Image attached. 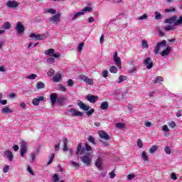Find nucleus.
<instances>
[{"mask_svg":"<svg viewBox=\"0 0 182 182\" xmlns=\"http://www.w3.org/2000/svg\"><path fill=\"white\" fill-rule=\"evenodd\" d=\"M83 153H85V149H82V144H79L77 147L75 155L79 156V154H83Z\"/></svg>","mask_w":182,"mask_h":182,"instance_id":"18","label":"nucleus"},{"mask_svg":"<svg viewBox=\"0 0 182 182\" xmlns=\"http://www.w3.org/2000/svg\"><path fill=\"white\" fill-rule=\"evenodd\" d=\"M176 26L173 25H168L166 27H164V31L166 32H168V31H174L176 29Z\"/></svg>","mask_w":182,"mask_h":182,"instance_id":"25","label":"nucleus"},{"mask_svg":"<svg viewBox=\"0 0 182 182\" xmlns=\"http://www.w3.org/2000/svg\"><path fill=\"white\" fill-rule=\"evenodd\" d=\"M144 19H147V14H146L139 17V21H143Z\"/></svg>","mask_w":182,"mask_h":182,"instance_id":"52","label":"nucleus"},{"mask_svg":"<svg viewBox=\"0 0 182 182\" xmlns=\"http://www.w3.org/2000/svg\"><path fill=\"white\" fill-rule=\"evenodd\" d=\"M178 25H182V16H179L178 19L175 22V26H178Z\"/></svg>","mask_w":182,"mask_h":182,"instance_id":"36","label":"nucleus"},{"mask_svg":"<svg viewBox=\"0 0 182 182\" xmlns=\"http://www.w3.org/2000/svg\"><path fill=\"white\" fill-rule=\"evenodd\" d=\"M16 31L18 35H22L25 32V26L22 24V22L18 21L16 26Z\"/></svg>","mask_w":182,"mask_h":182,"instance_id":"5","label":"nucleus"},{"mask_svg":"<svg viewBox=\"0 0 182 182\" xmlns=\"http://www.w3.org/2000/svg\"><path fill=\"white\" fill-rule=\"evenodd\" d=\"M176 21H177V16H173L168 19H165V23H168L169 25L174 23L173 26H176Z\"/></svg>","mask_w":182,"mask_h":182,"instance_id":"13","label":"nucleus"},{"mask_svg":"<svg viewBox=\"0 0 182 182\" xmlns=\"http://www.w3.org/2000/svg\"><path fill=\"white\" fill-rule=\"evenodd\" d=\"M115 126L117 129H125L126 128V124H124V123H122V122L117 123L115 124Z\"/></svg>","mask_w":182,"mask_h":182,"instance_id":"31","label":"nucleus"},{"mask_svg":"<svg viewBox=\"0 0 182 182\" xmlns=\"http://www.w3.org/2000/svg\"><path fill=\"white\" fill-rule=\"evenodd\" d=\"M44 53H45V55H50L51 53H55V49L50 48L48 50H46Z\"/></svg>","mask_w":182,"mask_h":182,"instance_id":"33","label":"nucleus"},{"mask_svg":"<svg viewBox=\"0 0 182 182\" xmlns=\"http://www.w3.org/2000/svg\"><path fill=\"white\" fill-rule=\"evenodd\" d=\"M3 28L6 30L11 29V23H9V21H6L4 23Z\"/></svg>","mask_w":182,"mask_h":182,"instance_id":"35","label":"nucleus"},{"mask_svg":"<svg viewBox=\"0 0 182 182\" xmlns=\"http://www.w3.org/2000/svg\"><path fill=\"white\" fill-rule=\"evenodd\" d=\"M38 77V75L36 74H31L27 77V79H30L31 80H33L34 79H36Z\"/></svg>","mask_w":182,"mask_h":182,"instance_id":"40","label":"nucleus"},{"mask_svg":"<svg viewBox=\"0 0 182 182\" xmlns=\"http://www.w3.org/2000/svg\"><path fill=\"white\" fill-rule=\"evenodd\" d=\"M4 173H8L9 171V166L6 165L3 168Z\"/></svg>","mask_w":182,"mask_h":182,"instance_id":"60","label":"nucleus"},{"mask_svg":"<svg viewBox=\"0 0 182 182\" xmlns=\"http://www.w3.org/2000/svg\"><path fill=\"white\" fill-rule=\"evenodd\" d=\"M50 102L53 106V105L56 103V100H58V95L56 93H53L50 95Z\"/></svg>","mask_w":182,"mask_h":182,"instance_id":"19","label":"nucleus"},{"mask_svg":"<svg viewBox=\"0 0 182 182\" xmlns=\"http://www.w3.org/2000/svg\"><path fill=\"white\" fill-rule=\"evenodd\" d=\"M98 134L101 139H103V140H110V136L105 131H99Z\"/></svg>","mask_w":182,"mask_h":182,"instance_id":"10","label":"nucleus"},{"mask_svg":"<svg viewBox=\"0 0 182 182\" xmlns=\"http://www.w3.org/2000/svg\"><path fill=\"white\" fill-rule=\"evenodd\" d=\"M90 154H87L81 157V160L82 162H84L86 166H90V163H92V159L89 156Z\"/></svg>","mask_w":182,"mask_h":182,"instance_id":"7","label":"nucleus"},{"mask_svg":"<svg viewBox=\"0 0 182 182\" xmlns=\"http://www.w3.org/2000/svg\"><path fill=\"white\" fill-rule=\"evenodd\" d=\"M53 58H55V59H59V58H60V53H55L53 55Z\"/></svg>","mask_w":182,"mask_h":182,"instance_id":"61","label":"nucleus"},{"mask_svg":"<svg viewBox=\"0 0 182 182\" xmlns=\"http://www.w3.org/2000/svg\"><path fill=\"white\" fill-rule=\"evenodd\" d=\"M164 151L166 153V154H171V149H170L168 146H166L164 148Z\"/></svg>","mask_w":182,"mask_h":182,"instance_id":"44","label":"nucleus"},{"mask_svg":"<svg viewBox=\"0 0 182 182\" xmlns=\"http://www.w3.org/2000/svg\"><path fill=\"white\" fill-rule=\"evenodd\" d=\"M43 100H45V97L43 96H39L33 99L32 104L33 106H39L41 102H43Z\"/></svg>","mask_w":182,"mask_h":182,"instance_id":"9","label":"nucleus"},{"mask_svg":"<svg viewBox=\"0 0 182 182\" xmlns=\"http://www.w3.org/2000/svg\"><path fill=\"white\" fill-rule=\"evenodd\" d=\"M20 151L21 157H24L25 154H26L28 151V143H26L25 141H22L21 143Z\"/></svg>","mask_w":182,"mask_h":182,"instance_id":"2","label":"nucleus"},{"mask_svg":"<svg viewBox=\"0 0 182 182\" xmlns=\"http://www.w3.org/2000/svg\"><path fill=\"white\" fill-rule=\"evenodd\" d=\"M70 164H72V166H73V167H75V168H79L80 167V165H79V164H77L73 161H70Z\"/></svg>","mask_w":182,"mask_h":182,"instance_id":"43","label":"nucleus"},{"mask_svg":"<svg viewBox=\"0 0 182 182\" xmlns=\"http://www.w3.org/2000/svg\"><path fill=\"white\" fill-rule=\"evenodd\" d=\"M165 12L168 13V12H176V9L172 8V9H166Z\"/></svg>","mask_w":182,"mask_h":182,"instance_id":"56","label":"nucleus"},{"mask_svg":"<svg viewBox=\"0 0 182 182\" xmlns=\"http://www.w3.org/2000/svg\"><path fill=\"white\" fill-rule=\"evenodd\" d=\"M142 48L144 49H147V48H149V43H147V41H142Z\"/></svg>","mask_w":182,"mask_h":182,"instance_id":"45","label":"nucleus"},{"mask_svg":"<svg viewBox=\"0 0 182 182\" xmlns=\"http://www.w3.org/2000/svg\"><path fill=\"white\" fill-rule=\"evenodd\" d=\"M144 65L146 66V69H151V68H153V60H151V58L147 57L144 60Z\"/></svg>","mask_w":182,"mask_h":182,"instance_id":"8","label":"nucleus"},{"mask_svg":"<svg viewBox=\"0 0 182 182\" xmlns=\"http://www.w3.org/2000/svg\"><path fill=\"white\" fill-rule=\"evenodd\" d=\"M114 62L116 63L118 68L122 66V60H120V58L117 56V52H115L114 54Z\"/></svg>","mask_w":182,"mask_h":182,"instance_id":"14","label":"nucleus"},{"mask_svg":"<svg viewBox=\"0 0 182 182\" xmlns=\"http://www.w3.org/2000/svg\"><path fill=\"white\" fill-rule=\"evenodd\" d=\"M48 76H53L55 75V70L53 69H50L47 73Z\"/></svg>","mask_w":182,"mask_h":182,"instance_id":"47","label":"nucleus"},{"mask_svg":"<svg viewBox=\"0 0 182 182\" xmlns=\"http://www.w3.org/2000/svg\"><path fill=\"white\" fill-rule=\"evenodd\" d=\"M47 62L48 63H55V58L50 57V58H48V60H47Z\"/></svg>","mask_w":182,"mask_h":182,"instance_id":"58","label":"nucleus"},{"mask_svg":"<svg viewBox=\"0 0 182 182\" xmlns=\"http://www.w3.org/2000/svg\"><path fill=\"white\" fill-rule=\"evenodd\" d=\"M141 157H142L144 161H149V156H147V154L146 153V151L142 152Z\"/></svg>","mask_w":182,"mask_h":182,"instance_id":"34","label":"nucleus"},{"mask_svg":"<svg viewBox=\"0 0 182 182\" xmlns=\"http://www.w3.org/2000/svg\"><path fill=\"white\" fill-rule=\"evenodd\" d=\"M59 86V89L60 90H61V92H66V87L63 86V85L60 84L58 85Z\"/></svg>","mask_w":182,"mask_h":182,"instance_id":"50","label":"nucleus"},{"mask_svg":"<svg viewBox=\"0 0 182 182\" xmlns=\"http://www.w3.org/2000/svg\"><path fill=\"white\" fill-rule=\"evenodd\" d=\"M27 170L28 173L31 174V176H35V173L33 172V171H32V168H31V166H28Z\"/></svg>","mask_w":182,"mask_h":182,"instance_id":"59","label":"nucleus"},{"mask_svg":"<svg viewBox=\"0 0 182 182\" xmlns=\"http://www.w3.org/2000/svg\"><path fill=\"white\" fill-rule=\"evenodd\" d=\"M124 80H127V76L120 75L118 78V83H122V82H124Z\"/></svg>","mask_w":182,"mask_h":182,"instance_id":"30","label":"nucleus"},{"mask_svg":"<svg viewBox=\"0 0 182 182\" xmlns=\"http://www.w3.org/2000/svg\"><path fill=\"white\" fill-rule=\"evenodd\" d=\"M108 75H109V73L107 72V70H103L102 73V77L106 78V77H107Z\"/></svg>","mask_w":182,"mask_h":182,"instance_id":"51","label":"nucleus"},{"mask_svg":"<svg viewBox=\"0 0 182 182\" xmlns=\"http://www.w3.org/2000/svg\"><path fill=\"white\" fill-rule=\"evenodd\" d=\"M93 22H95V17L90 16V17L88 18V23H93Z\"/></svg>","mask_w":182,"mask_h":182,"instance_id":"62","label":"nucleus"},{"mask_svg":"<svg viewBox=\"0 0 182 182\" xmlns=\"http://www.w3.org/2000/svg\"><path fill=\"white\" fill-rule=\"evenodd\" d=\"M77 106H79L81 110L87 112L86 114H93V113H95L94 109H90V106L83 103L81 100L77 101Z\"/></svg>","mask_w":182,"mask_h":182,"instance_id":"1","label":"nucleus"},{"mask_svg":"<svg viewBox=\"0 0 182 182\" xmlns=\"http://www.w3.org/2000/svg\"><path fill=\"white\" fill-rule=\"evenodd\" d=\"M80 80H81V82H85V83H87V85H90V86H93V79H90L89 77H87V76L85 75H81L79 77Z\"/></svg>","mask_w":182,"mask_h":182,"instance_id":"4","label":"nucleus"},{"mask_svg":"<svg viewBox=\"0 0 182 182\" xmlns=\"http://www.w3.org/2000/svg\"><path fill=\"white\" fill-rule=\"evenodd\" d=\"M100 109H102V110H107V109H109V102L107 101L102 102Z\"/></svg>","mask_w":182,"mask_h":182,"instance_id":"22","label":"nucleus"},{"mask_svg":"<svg viewBox=\"0 0 182 182\" xmlns=\"http://www.w3.org/2000/svg\"><path fill=\"white\" fill-rule=\"evenodd\" d=\"M161 18H162V16L160 13H159L157 11L155 12V19L159 21V20L161 19Z\"/></svg>","mask_w":182,"mask_h":182,"instance_id":"42","label":"nucleus"},{"mask_svg":"<svg viewBox=\"0 0 182 182\" xmlns=\"http://www.w3.org/2000/svg\"><path fill=\"white\" fill-rule=\"evenodd\" d=\"M45 14H56V10L53 9H47L44 11Z\"/></svg>","mask_w":182,"mask_h":182,"instance_id":"32","label":"nucleus"},{"mask_svg":"<svg viewBox=\"0 0 182 182\" xmlns=\"http://www.w3.org/2000/svg\"><path fill=\"white\" fill-rule=\"evenodd\" d=\"M53 182H58L59 181V176H58L57 173H55L53 176Z\"/></svg>","mask_w":182,"mask_h":182,"instance_id":"46","label":"nucleus"},{"mask_svg":"<svg viewBox=\"0 0 182 182\" xmlns=\"http://www.w3.org/2000/svg\"><path fill=\"white\" fill-rule=\"evenodd\" d=\"M38 45H39V43H31L28 46V49H29L30 48H32V46H34V47L38 46Z\"/></svg>","mask_w":182,"mask_h":182,"instance_id":"54","label":"nucleus"},{"mask_svg":"<svg viewBox=\"0 0 182 182\" xmlns=\"http://www.w3.org/2000/svg\"><path fill=\"white\" fill-rule=\"evenodd\" d=\"M157 150H159V146L157 145H154L151 147V149H149V153L151 154H153L156 153V151H157Z\"/></svg>","mask_w":182,"mask_h":182,"instance_id":"24","label":"nucleus"},{"mask_svg":"<svg viewBox=\"0 0 182 182\" xmlns=\"http://www.w3.org/2000/svg\"><path fill=\"white\" fill-rule=\"evenodd\" d=\"M99 99V96L97 95H87V100L90 102V103H96L97 102V100Z\"/></svg>","mask_w":182,"mask_h":182,"instance_id":"15","label":"nucleus"},{"mask_svg":"<svg viewBox=\"0 0 182 182\" xmlns=\"http://www.w3.org/2000/svg\"><path fill=\"white\" fill-rule=\"evenodd\" d=\"M80 15H84V13L82 12V11H80V12L76 13V14L73 16V18H72V21H76V19H77V18H79V16H80Z\"/></svg>","mask_w":182,"mask_h":182,"instance_id":"29","label":"nucleus"},{"mask_svg":"<svg viewBox=\"0 0 182 182\" xmlns=\"http://www.w3.org/2000/svg\"><path fill=\"white\" fill-rule=\"evenodd\" d=\"M117 71H118L117 68H116V66L114 65L111 66L109 68V72L111 73H116Z\"/></svg>","mask_w":182,"mask_h":182,"instance_id":"37","label":"nucleus"},{"mask_svg":"<svg viewBox=\"0 0 182 182\" xmlns=\"http://www.w3.org/2000/svg\"><path fill=\"white\" fill-rule=\"evenodd\" d=\"M4 156L9 159V161H12L14 160V154L9 150H7L4 152Z\"/></svg>","mask_w":182,"mask_h":182,"instance_id":"16","label":"nucleus"},{"mask_svg":"<svg viewBox=\"0 0 182 182\" xmlns=\"http://www.w3.org/2000/svg\"><path fill=\"white\" fill-rule=\"evenodd\" d=\"M8 8H11L12 9H15V8H18L19 4L16 1L9 0L6 3Z\"/></svg>","mask_w":182,"mask_h":182,"instance_id":"11","label":"nucleus"},{"mask_svg":"<svg viewBox=\"0 0 182 182\" xmlns=\"http://www.w3.org/2000/svg\"><path fill=\"white\" fill-rule=\"evenodd\" d=\"M103 164V159L102 158H98L95 161V166L97 168H102V164Z\"/></svg>","mask_w":182,"mask_h":182,"instance_id":"20","label":"nucleus"},{"mask_svg":"<svg viewBox=\"0 0 182 182\" xmlns=\"http://www.w3.org/2000/svg\"><path fill=\"white\" fill-rule=\"evenodd\" d=\"M168 126H170V127H171V129H174L176 127V122H168Z\"/></svg>","mask_w":182,"mask_h":182,"instance_id":"57","label":"nucleus"},{"mask_svg":"<svg viewBox=\"0 0 182 182\" xmlns=\"http://www.w3.org/2000/svg\"><path fill=\"white\" fill-rule=\"evenodd\" d=\"M92 9H92L90 6H86L82 9V11L81 12H83V14H85V12H92Z\"/></svg>","mask_w":182,"mask_h":182,"instance_id":"39","label":"nucleus"},{"mask_svg":"<svg viewBox=\"0 0 182 182\" xmlns=\"http://www.w3.org/2000/svg\"><path fill=\"white\" fill-rule=\"evenodd\" d=\"M161 82H164V77L162 76H158L156 77L155 80H154V85L156 83H161Z\"/></svg>","mask_w":182,"mask_h":182,"instance_id":"23","label":"nucleus"},{"mask_svg":"<svg viewBox=\"0 0 182 182\" xmlns=\"http://www.w3.org/2000/svg\"><path fill=\"white\" fill-rule=\"evenodd\" d=\"M171 178H172V180H177V176H176V173H172L171 174Z\"/></svg>","mask_w":182,"mask_h":182,"instance_id":"63","label":"nucleus"},{"mask_svg":"<svg viewBox=\"0 0 182 182\" xmlns=\"http://www.w3.org/2000/svg\"><path fill=\"white\" fill-rule=\"evenodd\" d=\"M60 21V14H56L55 16L50 18L49 21L51 23H58Z\"/></svg>","mask_w":182,"mask_h":182,"instance_id":"12","label":"nucleus"},{"mask_svg":"<svg viewBox=\"0 0 182 182\" xmlns=\"http://www.w3.org/2000/svg\"><path fill=\"white\" fill-rule=\"evenodd\" d=\"M87 139L88 140V141H90L92 144H96V142L95 141V138L93 136H89V137L87 138Z\"/></svg>","mask_w":182,"mask_h":182,"instance_id":"41","label":"nucleus"},{"mask_svg":"<svg viewBox=\"0 0 182 182\" xmlns=\"http://www.w3.org/2000/svg\"><path fill=\"white\" fill-rule=\"evenodd\" d=\"M53 159H55V154H52L50 160L48 161V162L47 163L48 165L50 164V163H52V161H53Z\"/></svg>","mask_w":182,"mask_h":182,"instance_id":"53","label":"nucleus"},{"mask_svg":"<svg viewBox=\"0 0 182 182\" xmlns=\"http://www.w3.org/2000/svg\"><path fill=\"white\" fill-rule=\"evenodd\" d=\"M70 113H71V114H82V112L77 111V109H75V108H71L70 110H69Z\"/></svg>","mask_w":182,"mask_h":182,"instance_id":"28","label":"nucleus"},{"mask_svg":"<svg viewBox=\"0 0 182 182\" xmlns=\"http://www.w3.org/2000/svg\"><path fill=\"white\" fill-rule=\"evenodd\" d=\"M3 113H14V111L11 109L9 107H5L1 109Z\"/></svg>","mask_w":182,"mask_h":182,"instance_id":"26","label":"nucleus"},{"mask_svg":"<svg viewBox=\"0 0 182 182\" xmlns=\"http://www.w3.org/2000/svg\"><path fill=\"white\" fill-rule=\"evenodd\" d=\"M36 89H45V83L42 82H38L36 85Z\"/></svg>","mask_w":182,"mask_h":182,"instance_id":"27","label":"nucleus"},{"mask_svg":"<svg viewBox=\"0 0 182 182\" xmlns=\"http://www.w3.org/2000/svg\"><path fill=\"white\" fill-rule=\"evenodd\" d=\"M61 79H62V74L60 73L55 74L53 77V82H60Z\"/></svg>","mask_w":182,"mask_h":182,"instance_id":"21","label":"nucleus"},{"mask_svg":"<svg viewBox=\"0 0 182 182\" xmlns=\"http://www.w3.org/2000/svg\"><path fill=\"white\" fill-rule=\"evenodd\" d=\"M137 146L139 147V149H141L143 147V141L141 139H139L137 141Z\"/></svg>","mask_w":182,"mask_h":182,"instance_id":"48","label":"nucleus"},{"mask_svg":"<svg viewBox=\"0 0 182 182\" xmlns=\"http://www.w3.org/2000/svg\"><path fill=\"white\" fill-rule=\"evenodd\" d=\"M132 178H134V174H129L127 176V179L128 180H132Z\"/></svg>","mask_w":182,"mask_h":182,"instance_id":"64","label":"nucleus"},{"mask_svg":"<svg viewBox=\"0 0 182 182\" xmlns=\"http://www.w3.org/2000/svg\"><path fill=\"white\" fill-rule=\"evenodd\" d=\"M67 83H68L67 86H68L69 87H72V86H73L75 85V82L72 79H69L67 81Z\"/></svg>","mask_w":182,"mask_h":182,"instance_id":"38","label":"nucleus"},{"mask_svg":"<svg viewBox=\"0 0 182 182\" xmlns=\"http://www.w3.org/2000/svg\"><path fill=\"white\" fill-rule=\"evenodd\" d=\"M85 46V43H80L78 45V50L81 51L83 49V47Z\"/></svg>","mask_w":182,"mask_h":182,"instance_id":"55","label":"nucleus"},{"mask_svg":"<svg viewBox=\"0 0 182 182\" xmlns=\"http://www.w3.org/2000/svg\"><path fill=\"white\" fill-rule=\"evenodd\" d=\"M85 150H87V151H92V146H90L88 143L85 144Z\"/></svg>","mask_w":182,"mask_h":182,"instance_id":"49","label":"nucleus"},{"mask_svg":"<svg viewBox=\"0 0 182 182\" xmlns=\"http://www.w3.org/2000/svg\"><path fill=\"white\" fill-rule=\"evenodd\" d=\"M30 38L32 39H36V41H43V39H46V36L43 34H37L35 33H32L30 35Z\"/></svg>","mask_w":182,"mask_h":182,"instance_id":"6","label":"nucleus"},{"mask_svg":"<svg viewBox=\"0 0 182 182\" xmlns=\"http://www.w3.org/2000/svg\"><path fill=\"white\" fill-rule=\"evenodd\" d=\"M171 51V47L168 46L161 53V56H168L170 52Z\"/></svg>","mask_w":182,"mask_h":182,"instance_id":"17","label":"nucleus"},{"mask_svg":"<svg viewBox=\"0 0 182 182\" xmlns=\"http://www.w3.org/2000/svg\"><path fill=\"white\" fill-rule=\"evenodd\" d=\"M167 46V41L166 40H163L161 42L157 43L154 52L156 55H158L159 52H160V48H166Z\"/></svg>","mask_w":182,"mask_h":182,"instance_id":"3","label":"nucleus"}]
</instances>
